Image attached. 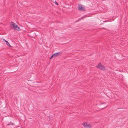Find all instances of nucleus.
I'll list each match as a JSON object with an SVG mask.
<instances>
[{
  "label": "nucleus",
  "mask_w": 128,
  "mask_h": 128,
  "mask_svg": "<svg viewBox=\"0 0 128 128\" xmlns=\"http://www.w3.org/2000/svg\"><path fill=\"white\" fill-rule=\"evenodd\" d=\"M97 67L102 70H106L104 66L101 65L100 64H99Z\"/></svg>",
  "instance_id": "nucleus-1"
},
{
  "label": "nucleus",
  "mask_w": 128,
  "mask_h": 128,
  "mask_svg": "<svg viewBox=\"0 0 128 128\" xmlns=\"http://www.w3.org/2000/svg\"><path fill=\"white\" fill-rule=\"evenodd\" d=\"M82 125L84 127L86 128H92L91 125L90 124H86L85 123H83Z\"/></svg>",
  "instance_id": "nucleus-2"
},
{
  "label": "nucleus",
  "mask_w": 128,
  "mask_h": 128,
  "mask_svg": "<svg viewBox=\"0 0 128 128\" xmlns=\"http://www.w3.org/2000/svg\"><path fill=\"white\" fill-rule=\"evenodd\" d=\"M78 10H80L83 11L84 10V6L81 5H79L78 7Z\"/></svg>",
  "instance_id": "nucleus-3"
},
{
  "label": "nucleus",
  "mask_w": 128,
  "mask_h": 128,
  "mask_svg": "<svg viewBox=\"0 0 128 128\" xmlns=\"http://www.w3.org/2000/svg\"><path fill=\"white\" fill-rule=\"evenodd\" d=\"M62 52H60L58 53H57L54 54V58H55L58 56H60L62 55Z\"/></svg>",
  "instance_id": "nucleus-4"
},
{
  "label": "nucleus",
  "mask_w": 128,
  "mask_h": 128,
  "mask_svg": "<svg viewBox=\"0 0 128 128\" xmlns=\"http://www.w3.org/2000/svg\"><path fill=\"white\" fill-rule=\"evenodd\" d=\"M14 29L15 30L19 31L20 30V29L18 26L16 25V27Z\"/></svg>",
  "instance_id": "nucleus-5"
},
{
  "label": "nucleus",
  "mask_w": 128,
  "mask_h": 128,
  "mask_svg": "<svg viewBox=\"0 0 128 128\" xmlns=\"http://www.w3.org/2000/svg\"><path fill=\"white\" fill-rule=\"evenodd\" d=\"M12 24L11 25L13 26V27L14 29V28L16 27V24L13 22H12Z\"/></svg>",
  "instance_id": "nucleus-6"
},
{
  "label": "nucleus",
  "mask_w": 128,
  "mask_h": 128,
  "mask_svg": "<svg viewBox=\"0 0 128 128\" xmlns=\"http://www.w3.org/2000/svg\"><path fill=\"white\" fill-rule=\"evenodd\" d=\"M4 40L6 42V44L7 45V46H10L11 47V46H10L9 43L6 40H4Z\"/></svg>",
  "instance_id": "nucleus-7"
},
{
  "label": "nucleus",
  "mask_w": 128,
  "mask_h": 128,
  "mask_svg": "<svg viewBox=\"0 0 128 128\" xmlns=\"http://www.w3.org/2000/svg\"><path fill=\"white\" fill-rule=\"evenodd\" d=\"M14 125V124L13 123H9V124H7V125L8 126H9V125Z\"/></svg>",
  "instance_id": "nucleus-8"
},
{
  "label": "nucleus",
  "mask_w": 128,
  "mask_h": 128,
  "mask_svg": "<svg viewBox=\"0 0 128 128\" xmlns=\"http://www.w3.org/2000/svg\"><path fill=\"white\" fill-rule=\"evenodd\" d=\"M55 3L57 5H58V3H57V2L56 1H55Z\"/></svg>",
  "instance_id": "nucleus-9"
},
{
  "label": "nucleus",
  "mask_w": 128,
  "mask_h": 128,
  "mask_svg": "<svg viewBox=\"0 0 128 128\" xmlns=\"http://www.w3.org/2000/svg\"><path fill=\"white\" fill-rule=\"evenodd\" d=\"M54 58V54H53L51 56V58H50V59H51L52 58Z\"/></svg>",
  "instance_id": "nucleus-10"
}]
</instances>
